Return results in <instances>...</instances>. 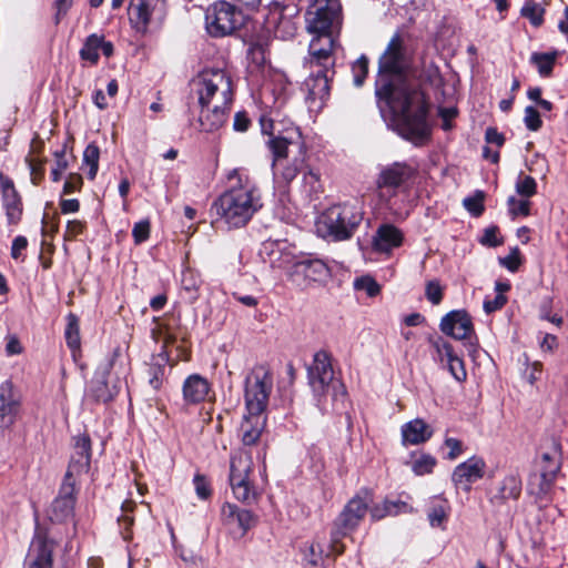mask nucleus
Instances as JSON below:
<instances>
[{
    "label": "nucleus",
    "mask_w": 568,
    "mask_h": 568,
    "mask_svg": "<svg viewBox=\"0 0 568 568\" xmlns=\"http://www.w3.org/2000/svg\"><path fill=\"white\" fill-rule=\"evenodd\" d=\"M376 95L394 114L396 131L404 139L422 144L429 138L428 105L420 80L409 70L406 41L399 33L389 40L378 61Z\"/></svg>",
    "instance_id": "1"
},
{
    "label": "nucleus",
    "mask_w": 568,
    "mask_h": 568,
    "mask_svg": "<svg viewBox=\"0 0 568 568\" xmlns=\"http://www.w3.org/2000/svg\"><path fill=\"white\" fill-rule=\"evenodd\" d=\"M343 23L341 0H313L305 12V26L312 39L308 53L322 57L327 63Z\"/></svg>",
    "instance_id": "2"
},
{
    "label": "nucleus",
    "mask_w": 568,
    "mask_h": 568,
    "mask_svg": "<svg viewBox=\"0 0 568 568\" xmlns=\"http://www.w3.org/2000/svg\"><path fill=\"white\" fill-rule=\"evenodd\" d=\"M263 206L258 189L247 178H239V184L224 192L212 205L215 223L226 229L245 226Z\"/></svg>",
    "instance_id": "3"
},
{
    "label": "nucleus",
    "mask_w": 568,
    "mask_h": 568,
    "mask_svg": "<svg viewBox=\"0 0 568 568\" xmlns=\"http://www.w3.org/2000/svg\"><path fill=\"white\" fill-rule=\"evenodd\" d=\"M266 146L273 158L272 171L275 183L288 185L307 168V151L300 128L292 126L285 134L271 135Z\"/></svg>",
    "instance_id": "4"
},
{
    "label": "nucleus",
    "mask_w": 568,
    "mask_h": 568,
    "mask_svg": "<svg viewBox=\"0 0 568 568\" xmlns=\"http://www.w3.org/2000/svg\"><path fill=\"white\" fill-rule=\"evenodd\" d=\"M364 219L363 205L354 200L329 206L318 220V229L335 241L349 240Z\"/></svg>",
    "instance_id": "5"
},
{
    "label": "nucleus",
    "mask_w": 568,
    "mask_h": 568,
    "mask_svg": "<svg viewBox=\"0 0 568 568\" xmlns=\"http://www.w3.org/2000/svg\"><path fill=\"white\" fill-rule=\"evenodd\" d=\"M334 63L333 54H331V62L327 63L324 61V58L320 55L314 57L308 53L306 65L310 68L311 74L304 81V90L306 92V102L311 111L322 110L329 97V82L335 74L333 69Z\"/></svg>",
    "instance_id": "6"
},
{
    "label": "nucleus",
    "mask_w": 568,
    "mask_h": 568,
    "mask_svg": "<svg viewBox=\"0 0 568 568\" xmlns=\"http://www.w3.org/2000/svg\"><path fill=\"white\" fill-rule=\"evenodd\" d=\"M371 497L368 493L364 496H354L344 507L334 521L331 532L329 550L334 555H342L345 550L342 539L354 531L367 514Z\"/></svg>",
    "instance_id": "7"
},
{
    "label": "nucleus",
    "mask_w": 568,
    "mask_h": 568,
    "mask_svg": "<svg viewBox=\"0 0 568 568\" xmlns=\"http://www.w3.org/2000/svg\"><path fill=\"white\" fill-rule=\"evenodd\" d=\"M194 84L199 105L232 103L233 83L231 77L224 70H204Z\"/></svg>",
    "instance_id": "8"
},
{
    "label": "nucleus",
    "mask_w": 568,
    "mask_h": 568,
    "mask_svg": "<svg viewBox=\"0 0 568 568\" xmlns=\"http://www.w3.org/2000/svg\"><path fill=\"white\" fill-rule=\"evenodd\" d=\"M273 389V374L267 365L257 364L245 377L244 402L248 414H264Z\"/></svg>",
    "instance_id": "9"
},
{
    "label": "nucleus",
    "mask_w": 568,
    "mask_h": 568,
    "mask_svg": "<svg viewBox=\"0 0 568 568\" xmlns=\"http://www.w3.org/2000/svg\"><path fill=\"white\" fill-rule=\"evenodd\" d=\"M559 469L560 446L556 440H551L550 449L541 453L540 459L535 464L534 470L529 475L528 493L540 499L546 497L552 488Z\"/></svg>",
    "instance_id": "10"
},
{
    "label": "nucleus",
    "mask_w": 568,
    "mask_h": 568,
    "mask_svg": "<svg viewBox=\"0 0 568 568\" xmlns=\"http://www.w3.org/2000/svg\"><path fill=\"white\" fill-rule=\"evenodd\" d=\"M252 467V456L247 450H239L231 456L229 480L233 495L247 505L258 498V493L250 480Z\"/></svg>",
    "instance_id": "11"
},
{
    "label": "nucleus",
    "mask_w": 568,
    "mask_h": 568,
    "mask_svg": "<svg viewBox=\"0 0 568 568\" xmlns=\"http://www.w3.org/2000/svg\"><path fill=\"white\" fill-rule=\"evenodd\" d=\"M244 21L243 12L225 0L213 3L205 13L206 30L213 37L232 34Z\"/></svg>",
    "instance_id": "12"
},
{
    "label": "nucleus",
    "mask_w": 568,
    "mask_h": 568,
    "mask_svg": "<svg viewBox=\"0 0 568 568\" xmlns=\"http://www.w3.org/2000/svg\"><path fill=\"white\" fill-rule=\"evenodd\" d=\"M168 14L166 0H130L128 16L131 27L145 34L162 24Z\"/></svg>",
    "instance_id": "13"
},
{
    "label": "nucleus",
    "mask_w": 568,
    "mask_h": 568,
    "mask_svg": "<svg viewBox=\"0 0 568 568\" xmlns=\"http://www.w3.org/2000/svg\"><path fill=\"white\" fill-rule=\"evenodd\" d=\"M308 383L317 397L327 395L331 390L336 397L338 394L344 395V386L334 379V371L329 355L320 351L314 355L312 364L307 369Z\"/></svg>",
    "instance_id": "14"
},
{
    "label": "nucleus",
    "mask_w": 568,
    "mask_h": 568,
    "mask_svg": "<svg viewBox=\"0 0 568 568\" xmlns=\"http://www.w3.org/2000/svg\"><path fill=\"white\" fill-rule=\"evenodd\" d=\"M328 267L321 260L297 258L288 271L290 280L298 287H307L312 282H320L328 276Z\"/></svg>",
    "instance_id": "15"
},
{
    "label": "nucleus",
    "mask_w": 568,
    "mask_h": 568,
    "mask_svg": "<svg viewBox=\"0 0 568 568\" xmlns=\"http://www.w3.org/2000/svg\"><path fill=\"white\" fill-rule=\"evenodd\" d=\"M54 542L37 529L24 559V568H52Z\"/></svg>",
    "instance_id": "16"
},
{
    "label": "nucleus",
    "mask_w": 568,
    "mask_h": 568,
    "mask_svg": "<svg viewBox=\"0 0 568 568\" xmlns=\"http://www.w3.org/2000/svg\"><path fill=\"white\" fill-rule=\"evenodd\" d=\"M298 13L300 9L294 3L275 7L268 20V24L274 28L275 37L283 40L292 39L297 31Z\"/></svg>",
    "instance_id": "17"
},
{
    "label": "nucleus",
    "mask_w": 568,
    "mask_h": 568,
    "mask_svg": "<svg viewBox=\"0 0 568 568\" xmlns=\"http://www.w3.org/2000/svg\"><path fill=\"white\" fill-rule=\"evenodd\" d=\"M111 368L112 361H105L97 367L94 376L88 386V398L97 403H108L116 396V387L109 386L108 384V376L111 372Z\"/></svg>",
    "instance_id": "18"
},
{
    "label": "nucleus",
    "mask_w": 568,
    "mask_h": 568,
    "mask_svg": "<svg viewBox=\"0 0 568 568\" xmlns=\"http://www.w3.org/2000/svg\"><path fill=\"white\" fill-rule=\"evenodd\" d=\"M485 469L486 463L484 459L473 456L456 466L452 475V480L457 488L469 491L473 484L484 477Z\"/></svg>",
    "instance_id": "19"
},
{
    "label": "nucleus",
    "mask_w": 568,
    "mask_h": 568,
    "mask_svg": "<svg viewBox=\"0 0 568 568\" xmlns=\"http://www.w3.org/2000/svg\"><path fill=\"white\" fill-rule=\"evenodd\" d=\"M91 459V440L82 434L74 437L73 454L65 473L64 479L75 480L82 474L88 473Z\"/></svg>",
    "instance_id": "20"
},
{
    "label": "nucleus",
    "mask_w": 568,
    "mask_h": 568,
    "mask_svg": "<svg viewBox=\"0 0 568 568\" xmlns=\"http://www.w3.org/2000/svg\"><path fill=\"white\" fill-rule=\"evenodd\" d=\"M440 329L444 334L455 339H467L474 334L471 318L463 310L452 311L446 314L440 321Z\"/></svg>",
    "instance_id": "21"
},
{
    "label": "nucleus",
    "mask_w": 568,
    "mask_h": 568,
    "mask_svg": "<svg viewBox=\"0 0 568 568\" xmlns=\"http://www.w3.org/2000/svg\"><path fill=\"white\" fill-rule=\"evenodd\" d=\"M20 408V397L13 389L11 382L6 381L0 385V428L11 427Z\"/></svg>",
    "instance_id": "22"
},
{
    "label": "nucleus",
    "mask_w": 568,
    "mask_h": 568,
    "mask_svg": "<svg viewBox=\"0 0 568 568\" xmlns=\"http://www.w3.org/2000/svg\"><path fill=\"white\" fill-rule=\"evenodd\" d=\"M230 105L231 103L200 105V130L203 132H215L221 129L229 118Z\"/></svg>",
    "instance_id": "23"
},
{
    "label": "nucleus",
    "mask_w": 568,
    "mask_h": 568,
    "mask_svg": "<svg viewBox=\"0 0 568 568\" xmlns=\"http://www.w3.org/2000/svg\"><path fill=\"white\" fill-rule=\"evenodd\" d=\"M403 232L393 224L385 223L377 227L373 236V248L378 253H390L403 244Z\"/></svg>",
    "instance_id": "24"
},
{
    "label": "nucleus",
    "mask_w": 568,
    "mask_h": 568,
    "mask_svg": "<svg viewBox=\"0 0 568 568\" xmlns=\"http://www.w3.org/2000/svg\"><path fill=\"white\" fill-rule=\"evenodd\" d=\"M75 480L63 479L59 496L52 503V514L57 520L70 517L75 504Z\"/></svg>",
    "instance_id": "25"
},
{
    "label": "nucleus",
    "mask_w": 568,
    "mask_h": 568,
    "mask_svg": "<svg viewBox=\"0 0 568 568\" xmlns=\"http://www.w3.org/2000/svg\"><path fill=\"white\" fill-rule=\"evenodd\" d=\"M412 175L413 170L409 165L395 162L381 171L376 184L378 189H395L410 179Z\"/></svg>",
    "instance_id": "26"
},
{
    "label": "nucleus",
    "mask_w": 568,
    "mask_h": 568,
    "mask_svg": "<svg viewBox=\"0 0 568 568\" xmlns=\"http://www.w3.org/2000/svg\"><path fill=\"white\" fill-rule=\"evenodd\" d=\"M182 393L186 404H200L209 396L210 383L205 377L199 374H192L184 381Z\"/></svg>",
    "instance_id": "27"
},
{
    "label": "nucleus",
    "mask_w": 568,
    "mask_h": 568,
    "mask_svg": "<svg viewBox=\"0 0 568 568\" xmlns=\"http://www.w3.org/2000/svg\"><path fill=\"white\" fill-rule=\"evenodd\" d=\"M0 184L8 221L11 224H16L20 221L22 215L21 199L10 179L1 176Z\"/></svg>",
    "instance_id": "28"
},
{
    "label": "nucleus",
    "mask_w": 568,
    "mask_h": 568,
    "mask_svg": "<svg viewBox=\"0 0 568 568\" xmlns=\"http://www.w3.org/2000/svg\"><path fill=\"white\" fill-rule=\"evenodd\" d=\"M262 254L267 256L268 263L274 268H288L290 271L296 260V256L287 250L286 243H264Z\"/></svg>",
    "instance_id": "29"
},
{
    "label": "nucleus",
    "mask_w": 568,
    "mask_h": 568,
    "mask_svg": "<svg viewBox=\"0 0 568 568\" xmlns=\"http://www.w3.org/2000/svg\"><path fill=\"white\" fill-rule=\"evenodd\" d=\"M521 493V479L518 475L509 474L498 484L496 491L491 495L490 501L493 504H504L513 499L516 500Z\"/></svg>",
    "instance_id": "30"
},
{
    "label": "nucleus",
    "mask_w": 568,
    "mask_h": 568,
    "mask_svg": "<svg viewBox=\"0 0 568 568\" xmlns=\"http://www.w3.org/2000/svg\"><path fill=\"white\" fill-rule=\"evenodd\" d=\"M433 435V430L423 419H414L402 427V436L404 444L418 445L428 440Z\"/></svg>",
    "instance_id": "31"
},
{
    "label": "nucleus",
    "mask_w": 568,
    "mask_h": 568,
    "mask_svg": "<svg viewBox=\"0 0 568 568\" xmlns=\"http://www.w3.org/2000/svg\"><path fill=\"white\" fill-rule=\"evenodd\" d=\"M265 426V417L263 414H246L244 420L241 424L242 442L244 445L255 444Z\"/></svg>",
    "instance_id": "32"
},
{
    "label": "nucleus",
    "mask_w": 568,
    "mask_h": 568,
    "mask_svg": "<svg viewBox=\"0 0 568 568\" xmlns=\"http://www.w3.org/2000/svg\"><path fill=\"white\" fill-rule=\"evenodd\" d=\"M408 508V505L404 501L397 500V501H389L385 500L381 505H375L371 509V516L373 519L378 520L386 516H395L399 513L406 511Z\"/></svg>",
    "instance_id": "33"
},
{
    "label": "nucleus",
    "mask_w": 568,
    "mask_h": 568,
    "mask_svg": "<svg viewBox=\"0 0 568 568\" xmlns=\"http://www.w3.org/2000/svg\"><path fill=\"white\" fill-rule=\"evenodd\" d=\"M182 290L187 294V300L194 302L197 298V292L201 284L196 272L187 268L182 273Z\"/></svg>",
    "instance_id": "34"
},
{
    "label": "nucleus",
    "mask_w": 568,
    "mask_h": 568,
    "mask_svg": "<svg viewBox=\"0 0 568 568\" xmlns=\"http://www.w3.org/2000/svg\"><path fill=\"white\" fill-rule=\"evenodd\" d=\"M65 341L69 348L74 354L80 349V329H79V320L75 315H68V324L65 328Z\"/></svg>",
    "instance_id": "35"
},
{
    "label": "nucleus",
    "mask_w": 568,
    "mask_h": 568,
    "mask_svg": "<svg viewBox=\"0 0 568 568\" xmlns=\"http://www.w3.org/2000/svg\"><path fill=\"white\" fill-rule=\"evenodd\" d=\"M556 58H557V52H551V53L535 52L530 57V62L537 67L540 75L548 77V75H550V73L552 71Z\"/></svg>",
    "instance_id": "36"
},
{
    "label": "nucleus",
    "mask_w": 568,
    "mask_h": 568,
    "mask_svg": "<svg viewBox=\"0 0 568 568\" xmlns=\"http://www.w3.org/2000/svg\"><path fill=\"white\" fill-rule=\"evenodd\" d=\"M100 45H102V37L98 34L89 36L80 51L81 58L91 63H97L99 60Z\"/></svg>",
    "instance_id": "37"
},
{
    "label": "nucleus",
    "mask_w": 568,
    "mask_h": 568,
    "mask_svg": "<svg viewBox=\"0 0 568 568\" xmlns=\"http://www.w3.org/2000/svg\"><path fill=\"white\" fill-rule=\"evenodd\" d=\"M448 509L449 506L447 500H435L428 511V519L430 526L440 527L443 523L447 519Z\"/></svg>",
    "instance_id": "38"
},
{
    "label": "nucleus",
    "mask_w": 568,
    "mask_h": 568,
    "mask_svg": "<svg viewBox=\"0 0 568 568\" xmlns=\"http://www.w3.org/2000/svg\"><path fill=\"white\" fill-rule=\"evenodd\" d=\"M521 16L530 21L535 27L544 22V8L534 0H527L521 8Z\"/></svg>",
    "instance_id": "39"
},
{
    "label": "nucleus",
    "mask_w": 568,
    "mask_h": 568,
    "mask_svg": "<svg viewBox=\"0 0 568 568\" xmlns=\"http://www.w3.org/2000/svg\"><path fill=\"white\" fill-rule=\"evenodd\" d=\"M99 148L93 143L89 144L83 152V164L89 166L88 176L91 180H93L97 175L99 169Z\"/></svg>",
    "instance_id": "40"
},
{
    "label": "nucleus",
    "mask_w": 568,
    "mask_h": 568,
    "mask_svg": "<svg viewBox=\"0 0 568 568\" xmlns=\"http://www.w3.org/2000/svg\"><path fill=\"white\" fill-rule=\"evenodd\" d=\"M515 186L516 192L527 200L535 195L537 192V183L535 179L529 175L519 174Z\"/></svg>",
    "instance_id": "41"
},
{
    "label": "nucleus",
    "mask_w": 568,
    "mask_h": 568,
    "mask_svg": "<svg viewBox=\"0 0 568 568\" xmlns=\"http://www.w3.org/2000/svg\"><path fill=\"white\" fill-rule=\"evenodd\" d=\"M435 465L436 459L433 456L423 454L413 463V471L418 476L430 474Z\"/></svg>",
    "instance_id": "42"
},
{
    "label": "nucleus",
    "mask_w": 568,
    "mask_h": 568,
    "mask_svg": "<svg viewBox=\"0 0 568 568\" xmlns=\"http://www.w3.org/2000/svg\"><path fill=\"white\" fill-rule=\"evenodd\" d=\"M508 211L513 217L518 215L527 216L530 212V201L527 199L518 200L515 196H510L507 201Z\"/></svg>",
    "instance_id": "43"
},
{
    "label": "nucleus",
    "mask_w": 568,
    "mask_h": 568,
    "mask_svg": "<svg viewBox=\"0 0 568 568\" xmlns=\"http://www.w3.org/2000/svg\"><path fill=\"white\" fill-rule=\"evenodd\" d=\"M484 193L477 191L475 195L464 199L463 203L465 209L474 216H479L484 212Z\"/></svg>",
    "instance_id": "44"
},
{
    "label": "nucleus",
    "mask_w": 568,
    "mask_h": 568,
    "mask_svg": "<svg viewBox=\"0 0 568 568\" xmlns=\"http://www.w3.org/2000/svg\"><path fill=\"white\" fill-rule=\"evenodd\" d=\"M446 363H447L449 373L456 381L463 382L466 379L467 373H466V369L464 366V362L456 354L450 356L446 361Z\"/></svg>",
    "instance_id": "45"
},
{
    "label": "nucleus",
    "mask_w": 568,
    "mask_h": 568,
    "mask_svg": "<svg viewBox=\"0 0 568 568\" xmlns=\"http://www.w3.org/2000/svg\"><path fill=\"white\" fill-rule=\"evenodd\" d=\"M430 343L435 349L436 358L440 363L446 362L450 356L455 354L453 346L440 337L432 339Z\"/></svg>",
    "instance_id": "46"
},
{
    "label": "nucleus",
    "mask_w": 568,
    "mask_h": 568,
    "mask_svg": "<svg viewBox=\"0 0 568 568\" xmlns=\"http://www.w3.org/2000/svg\"><path fill=\"white\" fill-rule=\"evenodd\" d=\"M354 75V84L356 87H361L364 83V80L368 72V60L366 57H361L355 61L352 68Z\"/></svg>",
    "instance_id": "47"
},
{
    "label": "nucleus",
    "mask_w": 568,
    "mask_h": 568,
    "mask_svg": "<svg viewBox=\"0 0 568 568\" xmlns=\"http://www.w3.org/2000/svg\"><path fill=\"white\" fill-rule=\"evenodd\" d=\"M524 122L530 131H538L542 126L539 112L530 105L525 109Z\"/></svg>",
    "instance_id": "48"
},
{
    "label": "nucleus",
    "mask_w": 568,
    "mask_h": 568,
    "mask_svg": "<svg viewBox=\"0 0 568 568\" xmlns=\"http://www.w3.org/2000/svg\"><path fill=\"white\" fill-rule=\"evenodd\" d=\"M425 295L432 304L438 305L443 300V287L439 282L436 280L427 282Z\"/></svg>",
    "instance_id": "49"
},
{
    "label": "nucleus",
    "mask_w": 568,
    "mask_h": 568,
    "mask_svg": "<svg viewBox=\"0 0 568 568\" xmlns=\"http://www.w3.org/2000/svg\"><path fill=\"white\" fill-rule=\"evenodd\" d=\"M323 548L318 542H312L304 551L305 560L312 565L317 566L323 559Z\"/></svg>",
    "instance_id": "50"
},
{
    "label": "nucleus",
    "mask_w": 568,
    "mask_h": 568,
    "mask_svg": "<svg viewBox=\"0 0 568 568\" xmlns=\"http://www.w3.org/2000/svg\"><path fill=\"white\" fill-rule=\"evenodd\" d=\"M355 287L357 290L365 291L367 293V295L371 297L377 295L381 290L377 282L369 276H364V277L357 278L355 281Z\"/></svg>",
    "instance_id": "51"
},
{
    "label": "nucleus",
    "mask_w": 568,
    "mask_h": 568,
    "mask_svg": "<svg viewBox=\"0 0 568 568\" xmlns=\"http://www.w3.org/2000/svg\"><path fill=\"white\" fill-rule=\"evenodd\" d=\"M150 235V222L148 220L140 221L134 224L132 230V236L135 244H141L149 239Z\"/></svg>",
    "instance_id": "52"
},
{
    "label": "nucleus",
    "mask_w": 568,
    "mask_h": 568,
    "mask_svg": "<svg viewBox=\"0 0 568 568\" xmlns=\"http://www.w3.org/2000/svg\"><path fill=\"white\" fill-rule=\"evenodd\" d=\"M196 495L201 499H207L211 496L210 483L204 475L196 474L193 478Z\"/></svg>",
    "instance_id": "53"
},
{
    "label": "nucleus",
    "mask_w": 568,
    "mask_h": 568,
    "mask_svg": "<svg viewBox=\"0 0 568 568\" xmlns=\"http://www.w3.org/2000/svg\"><path fill=\"white\" fill-rule=\"evenodd\" d=\"M236 520L244 532L251 529L256 524L255 515L246 509L240 510L239 515L236 516Z\"/></svg>",
    "instance_id": "54"
},
{
    "label": "nucleus",
    "mask_w": 568,
    "mask_h": 568,
    "mask_svg": "<svg viewBox=\"0 0 568 568\" xmlns=\"http://www.w3.org/2000/svg\"><path fill=\"white\" fill-rule=\"evenodd\" d=\"M303 174V183L308 187V192H316L320 187V175L311 169H305Z\"/></svg>",
    "instance_id": "55"
},
{
    "label": "nucleus",
    "mask_w": 568,
    "mask_h": 568,
    "mask_svg": "<svg viewBox=\"0 0 568 568\" xmlns=\"http://www.w3.org/2000/svg\"><path fill=\"white\" fill-rule=\"evenodd\" d=\"M82 186V176L78 173H71L67 178L64 185H63V193L70 194L75 191H79Z\"/></svg>",
    "instance_id": "56"
},
{
    "label": "nucleus",
    "mask_w": 568,
    "mask_h": 568,
    "mask_svg": "<svg viewBox=\"0 0 568 568\" xmlns=\"http://www.w3.org/2000/svg\"><path fill=\"white\" fill-rule=\"evenodd\" d=\"M84 223L79 220H72L68 222L67 230L64 233L65 240H73L84 231Z\"/></svg>",
    "instance_id": "57"
},
{
    "label": "nucleus",
    "mask_w": 568,
    "mask_h": 568,
    "mask_svg": "<svg viewBox=\"0 0 568 568\" xmlns=\"http://www.w3.org/2000/svg\"><path fill=\"white\" fill-rule=\"evenodd\" d=\"M445 446L449 448L447 458L450 460L456 459L463 453V443L457 438H446Z\"/></svg>",
    "instance_id": "58"
},
{
    "label": "nucleus",
    "mask_w": 568,
    "mask_h": 568,
    "mask_svg": "<svg viewBox=\"0 0 568 568\" xmlns=\"http://www.w3.org/2000/svg\"><path fill=\"white\" fill-rule=\"evenodd\" d=\"M500 264L511 272L517 271L520 264L518 248H514L507 256L500 258Z\"/></svg>",
    "instance_id": "59"
},
{
    "label": "nucleus",
    "mask_w": 568,
    "mask_h": 568,
    "mask_svg": "<svg viewBox=\"0 0 568 568\" xmlns=\"http://www.w3.org/2000/svg\"><path fill=\"white\" fill-rule=\"evenodd\" d=\"M26 161L30 170L31 180L36 184L37 180L43 174L42 161L33 158H27Z\"/></svg>",
    "instance_id": "60"
},
{
    "label": "nucleus",
    "mask_w": 568,
    "mask_h": 568,
    "mask_svg": "<svg viewBox=\"0 0 568 568\" xmlns=\"http://www.w3.org/2000/svg\"><path fill=\"white\" fill-rule=\"evenodd\" d=\"M507 300L503 294L496 295L493 300H486L484 302V310L487 314H490L497 310H500Z\"/></svg>",
    "instance_id": "61"
},
{
    "label": "nucleus",
    "mask_w": 568,
    "mask_h": 568,
    "mask_svg": "<svg viewBox=\"0 0 568 568\" xmlns=\"http://www.w3.org/2000/svg\"><path fill=\"white\" fill-rule=\"evenodd\" d=\"M497 233H498L497 227L486 229L480 242L484 245H488V246H493V247L500 245L501 240L498 239Z\"/></svg>",
    "instance_id": "62"
},
{
    "label": "nucleus",
    "mask_w": 568,
    "mask_h": 568,
    "mask_svg": "<svg viewBox=\"0 0 568 568\" xmlns=\"http://www.w3.org/2000/svg\"><path fill=\"white\" fill-rule=\"evenodd\" d=\"M55 155H57V163H55V168L52 170L51 174H52L53 181L58 182L61 179V175L63 174V172L67 170L68 162L64 159L63 153H60V154L55 153Z\"/></svg>",
    "instance_id": "63"
},
{
    "label": "nucleus",
    "mask_w": 568,
    "mask_h": 568,
    "mask_svg": "<svg viewBox=\"0 0 568 568\" xmlns=\"http://www.w3.org/2000/svg\"><path fill=\"white\" fill-rule=\"evenodd\" d=\"M27 245L28 241L24 236H17L12 242L11 256L14 260H18L21 255V252L26 250Z\"/></svg>",
    "instance_id": "64"
}]
</instances>
